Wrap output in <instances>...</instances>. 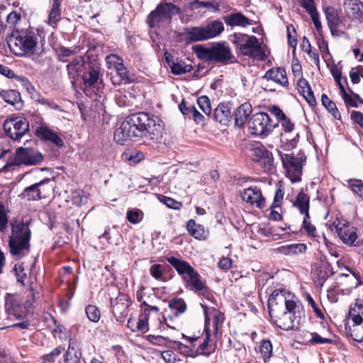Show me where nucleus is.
<instances>
[{
    "label": "nucleus",
    "mask_w": 363,
    "mask_h": 363,
    "mask_svg": "<svg viewBox=\"0 0 363 363\" xmlns=\"http://www.w3.org/2000/svg\"><path fill=\"white\" fill-rule=\"evenodd\" d=\"M161 120L157 116L144 112L128 117L114 132V140L124 145L128 140L144 138L146 140H157L161 138Z\"/></svg>",
    "instance_id": "1"
},
{
    "label": "nucleus",
    "mask_w": 363,
    "mask_h": 363,
    "mask_svg": "<svg viewBox=\"0 0 363 363\" xmlns=\"http://www.w3.org/2000/svg\"><path fill=\"white\" fill-rule=\"evenodd\" d=\"M267 305L270 317L279 328L285 330L298 328L303 312L291 294L276 289L270 294Z\"/></svg>",
    "instance_id": "2"
},
{
    "label": "nucleus",
    "mask_w": 363,
    "mask_h": 363,
    "mask_svg": "<svg viewBox=\"0 0 363 363\" xmlns=\"http://www.w3.org/2000/svg\"><path fill=\"white\" fill-rule=\"evenodd\" d=\"M11 229L9 241L10 252L13 256L21 259L30 252L31 231L28 223L19 220L11 221Z\"/></svg>",
    "instance_id": "3"
},
{
    "label": "nucleus",
    "mask_w": 363,
    "mask_h": 363,
    "mask_svg": "<svg viewBox=\"0 0 363 363\" xmlns=\"http://www.w3.org/2000/svg\"><path fill=\"white\" fill-rule=\"evenodd\" d=\"M6 40L11 51L16 55L23 56L33 55L35 52L37 38L32 31L16 30Z\"/></svg>",
    "instance_id": "4"
},
{
    "label": "nucleus",
    "mask_w": 363,
    "mask_h": 363,
    "mask_svg": "<svg viewBox=\"0 0 363 363\" xmlns=\"http://www.w3.org/2000/svg\"><path fill=\"white\" fill-rule=\"evenodd\" d=\"M166 259L182 277L186 286L194 291H200L205 289L200 274L187 262L174 257H167Z\"/></svg>",
    "instance_id": "5"
},
{
    "label": "nucleus",
    "mask_w": 363,
    "mask_h": 363,
    "mask_svg": "<svg viewBox=\"0 0 363 363\" xmlns=\"http://www.w3.org/2000/svg\"><path fill=\"white\" fill-rule=\"evenodd\" d=\"M232 42L236 45L240 54L257 60H265V52L255 36L240 33H235Z\"/></svg>",
    "instance_id": "6"
},
{
    "label": "nucleus",
    "mask_w": 363,
    "mask_h": 363,
    "mask_svg": "<svg viewBox=\"0 0 363 363\" xmlns=\"http://www.w3.org/2000/svg\"><path fill=\"white\" fill-rule=\"evenodd\" d=\"M224 30L222 21L214 20L204 26H195L187 28L185 31L186 38L189 42L204 41L216 38Z\"/></svg>",
    "instance_id": "7"
},
{
    "label": "nucleus",
    "mask_w": 363,
    "mask_h": 363,
    "mask_svg": "<svg viewBox=\"0 0 363 363\" xmlns=\"http://www.w3.org/2000/svg\"><path fill=\"white\" fill-rule=\"evenodd\" d=\"M198 56L207 62L226 65L233 58L230 48L223 43H218L210 48H200Z\"/></svg>",
    "instance_id": "8"
},
{
    "label": "nucleus",
    "mask_w": 363,
    "mask_h": 363,
    "mask_svg": "<svg viewBox=\"0 0 363 363\" xmlns=\"http://www.w3.org/2000/svg\"><path fill=\"white\" fill-rule=\"evenodd\" d=\"M101 77L100 67L95 64H89L87 70L83 74L82 89L86 95H100L104 89Z\"/></svg>",
    "instance_id": "9"
},
{
    "label": "nucleus",
    "mask_w": 363,
    "mask_h": 363,
    "mask_svg": "<svg viewBox=\"0 0 363 363\" xmlns=\"http://www.w3.org/2000/svg\"><path fill=\"white\" fill-rule=\"evenodd\" d=\"M286 177L292 183L298 182L301 180L303 162L306 157L302 155L294 157L291 154L279 153Z\"/></svg>",
    "instance_id": "10"
},
{
    "label": "nucleus",
    "mask_w": 363,
    "mask_h": 363,
    "mask_svg": "<svg viewBox=\"0 0 363 363\" xmlns=\"http://www.w3.org/2000/svg\"><path fill=\"white\" fill-rule=\"evenodd\" d=\"M180 9L171 3H161L152 11L147 18V23L152 28L160 23H168L173 16L178 14Z\"/></svg>",
    "instance_id": "11"
},
{
    "label": "nucleus",
    "mask_w": 363,
    "mask_h": 363,
    "mask_svg": "<svg viewBox=\"0 0 363 363\" xmlns=\"http://www.w3.org/2000/svg\"><path fill=\"white\" fill-rule=\"evenodd\" d=\"M348 315L352 320V325H346L348 334L356 342L363 340V304L356 303L351 306Z\"/></svg>",
    "instance_id": "12"
},
{
    "label": "nucleus",
    "mask_w": 363,
    "mask_h": 363,
    "mask_svg": "<svg viewBox=\"0 0 363 363\" xmlns=\"http://www.w3.org/2000/svg\"><path fill=\"white\" fill-rule=\"evenodd\" d=\"M278 123H273L269 116L264 112L257 113L250 118L248 127L252 135L267 136Z\"/></svg>",
    "instance_id": "13"
},
{
    "label": "nucleus",
    "mask_w": 363,
    "mask_h": 363,
    "mask_svg": "<svg viewBox=\"0 0 363 363\" xmlns=\"http://www.w3.org/2000/svg\"><path fill=\"white\" fill-rule=\"evenodd\" d=\"M30 298L22 303L16 298H11L6 303V308L9 315H13L17 319L25 318L29 313L33 303L35 301V294L33 288L30 289Z\"/></svg>",
    "instance_id": "14"
},
{
    "label": "nucleus",
    "mask_w": 363,
    "mask_h": 363,
    "mask_svg": "<svg viewBox=\"0 0 363 363\" xmlns=\"http://www.w3.org/2000/svg\"><path fill=\"white\" fill-rule=\"evenodd\" d=\"M44 160V157L38 150L31 147H20L16 150L13 164L38 165Z\"/></svg>",
    "instance_id": "15"
},
{
    "label": "nucleus",
    "mask_w": 363,
    "mask_h": 363,
    "mask_svg": "<svg viewBox=\"0 0 363 363\" xmlns=\"http://www.w3.org/2000/svg\"><path fill=\"white\" fill-rule=\"evenodd\" d=\"M3 127L8 137L18 140L28 131L29 123L25 118L16 117L6 120Z\"/></svg>",
    "instance_id": "16"
},
{
    "label": "nucleus",
    "mask_w": 363,
    "mask_h": 363,
    "mask_svg": "<svg viewBox=\"0 0 363 363\" xmlns=\"http://www.w3.org/2000/svg\"><path fill=\"white\" fill-rule=\"evenodd\" d=\"M34 133L35 135L43 141H48L57 147H62L64 146V142L60 136L49 128L47 123L40 120L39 122H35Z\"/></svg>",
    "instance_id": "17"
},
{
    "label": "nucleus",
    "mask_w": 363,
    "mask_h": 363,
    "mask_svg": "<svg viewBox=\"0 0 363 363\" xmlns=\"http://www.w3.org/2000/svg\"><path fill=\"white\" fill-rule=\"evenodd\" d=\"M251 157L253 161L257 162L266 171H269L274 167L272 154L261 144H256L250 148Z\"/></svg>",
    "instance_id": "18"
},
{
    "label": "nucleus",
    "mask_w": 363,
    "mask_h": 363,
    "mask_svg": "<svg viewBox=\"0 0 363 363\" xmlns=\"http://www.w3.org/2000/svg\"><path fill=\"white\" fill-rule=\"evenodd\" d=\"M338 237L341 240L349 245H358L357 229L348 222L342 223L340 220L334 222Z\"/></svg>",
    "instance_id": "19"
},
{
    "label": "nucleus",
    "mask_w": 363,
    "mask_h": 363,
    "mask_svg": "<svg viewBox=\"0 0 363 363\" xmlns=\"http://www.w3.org/2000/svg\"><path fill=\"white\" fill-rule=\"evenodd\" d=\"M284 133L280 134L281 141L283 143L282 147L284 150H290L294 149L297 144L299 138L298 133L292 135L291 138H288V134H291L294 130V123L289 117H286L280 122Z\"/></svg>",
    "instance_id": "20"
},
{
    "label": "nucleus",
    "mask_w": 363,
    "mask_h": 363,
    "mask_svg": "<svg viewBox=\"0 0 363 363\" xmlns=\"http://www.w3.org/2000/svg\"><path fill=\"white\" fill-rule=\"evenodd\" d=\"M240 196L242 201L252 206L258 208H262L265 205V199L262 194V191L257 187H250L240 192Z\"/></svg>",
    "instance_id": "21"
},
{
    "label": "nucleus",
    "mask_w": 363,
    "mask_h": 363,
    "mask_svg": "<svg viewBox=\"0 0 363 363\" xmlns=\"http://www.w3.org/2000/svg\"><path fill=\"white\" fill-rule=\"evenodd\" d=\"M343 8L347 16L359 22L363 21V4L359 0H345Z\"/></svg>",
    "instance_id": "22"
},
{
    "label": "nucleus",
    "mask_w": 363,
    "mask_h": 363,
    "mask_svg": "<svg viewBox=\"0 0 363 363\" xmlns=\"http://www.w3.org/2000/svg\"><path fill=\"white\" fill-rule=\"evenodd\" d=\"M263 79L272 80L282 86H286L289 84L286 70L282 67L269 69L263 76Z\"/></svg>",
    "instance_id": "23"
},
{
    "label": "nucleus",
    "mask_w": 363,
    "mask_h": 363,
    "mask_svg": "<svg viewBox=\"0 0 363 363\" xmlns=\"http://www.w3.org/2000/svg\"><path fill=\"white\" fill-rule=\"evenodd\" d=\"M223 20L225 24L230 27L240 26L245 28L247 26L252 25V20L249 19L242 13L238 12L230 13L224 16Z\"/></svg>",
    "instance_id": "24"
},
{
    "label": "nucleus",
    "mask_w": 363,
    "mask_h": 363,
    "mask_svg": "<svg viewBox=\"0 0 363 363\" xmlns=\"http://www.w3.org/2000/svg\"><path fill=\"white\" fill-rule=\"evenodd\" d=\"M110 302L113 308V313L121 315L126 313L127 310L130 305L128 296L123 294H119L116 298H111Z\"/></svg>",
    "instance_id": "25"
},
{
    "label": "nucleus",
    "mask_w": 363,
    "mask_h": 363,
    "mask_svg": "<svg viewBox=\"0 0 363 363\" xmlns=\"http://www.w3.org/2000/svg\"><path fill=\"white\" fill-rule=\"evenodd\" d=\"M165 60L174 74L179 75L190 72L193 69L191 65L186 64L184 62L179 60L178 59L174 60L170 56H165Z\"/></svg>",
    "instance_id": "26"
},
{
    "label": "nucleus",
    "mask_w": 363,
    "mask_h": 363,
    "mask_svg": "<svg viewBox=\"0 0 363 363\" xmlns=\"http://www.w3.org/2000/svg\"><path fill=\"white\" fill-rule=\"evenodd\" d=\"M324 13L327 19L328 25L332 33L338 28L342 21L338 15L337 10L333 6H327L324 9Z\"/></svg>",
    "instance_id": "27"
},
{
    "label": "nucleus",
    "mask_w": 363,
    "mask_h": 363,
    "mask_svg": "<svg viewBox=\"0 0 363 363\" xmlns=\"http://www.w3.org/2000/svg\"><path fill=\"white\" fill-rule=\"evenodd\" d=\"M298 89L299 93L304 97L308 104L311 106L315 105L316 100L308 82L301 77L298 81Z\"/></svg>",
    "instance_id": "28"
},
{
    "label": "nucleus",
    "mask_w": 363,
    "mask_h": 363,
    "mask_svg": "<svg viewBox=\"0 0 363 363\" xmlns=\"http://www.w3.org/2000/svg\"><path fill=\"white\" fill-rule=\"evenodd\" d=\"M232 113L228 104H220L213 111V118L216 121L226 125L230 120Z\"/></svg>",
    "instance_id": "29"
},
{
    "label": "nucleus",
    "mask_w": 363,
    "mask_h": 363,
    "mask_svg": "<svg viewBox=\"0 0 363 363\" xmlns=\"http://www.w3.org/2000/svg\"><path fill=\"white\" fill-rule=\"evenodd\" d=\"M0 96L5 102L15 106L17 109H20L23 106L20 93L17 91L13 89L1 90Z\"/></svg>",
    "instance_id": "30"
},
{
    "label": "nucleus",
    "mask_w": 363,
    "mask_h": 363,
    "mask_svg": "<svg viewBox=\"0 0 363 363\" xmlns=\"http://www.w3.org/2000/svg\"><path fill=\"white\" fill-rule=\"evenodd\" d=\"M293 206L302 215L309 213L310 197L306 193L301 190L293 202Z\"/></svg>",
    "instance_id": "31"
},
{
    "label": "nucleus",
    "mask_w": 363,
    "mask_h": 363,
    "mask_svg": "<svg viewBox=\"0 0 363 363\" xmlns=\"http://www.w3.org/2000/svg\"><path fill=\"white\" fill-rule=\"evenodd\" d=\"M252 112V106L250 104L245 103L240 105L236 110L235 114V124L237 127L241 128L246 122Z\"/></svg>",
    "instance_id": "32"
},
{
    "label": "nucleus",
    "mask_w": 363,
    "mask_h": 363,
    "mask_svg": "<svg viewBox=\"0 0 363 363\" xmlns=\"http://www.w3.org/2000/svg\"><path fill=\"white\" fill-rule=\"evenodd\" d=\"M189 233L196 239L205 240L208 235V232L205 228L197 223L193 219H191L187 223L186 226Z\"/></svg>",
    "instance_id": "33"
},
{
    "label": "nucleus",
    "mask_w": 363,
    "mask_h": 363,
    "mask_svg": "<svg viewBox=\"0 0 363 363\" xmlns=\"http://www.w3.org/2000/svg\"><path fill=\"white\" fill-rule=\"evenodd\" d=\"M84 65L83 60L81 57H76L70 63L67 65V73L69 78L75 79L78 77Z\"/></svg>",
    "instance_id": "34"
},
{
    "label": "nucleus",
    "mask_w": 363,
    "mask_h": 363,
    "mask_svg": "<svg viewBox=\"0 0 363 363\" xmlns=\"http://www.w3.org/2000/svg\"><path fill=\"white\" fill-rule=\"evenodd\" d=\"M42 199L50 196L54 188V182L52 179L47 178L36 183Z\"/></svg>",
    "instance_id": "35"
},
{
    "label": "nucleus",
    "mask_w": 363,
    "mask_h": 363,
    "mask_svg": "<svg viewBox=\"0 0 363 363\" xmlns=\"http://www.w3.org/2000/svg\"><path fill=\"white\" fill-rule=\"evenodd\" d=\"M346 270L351 273L352 276L342 273L340 277L346 279L345 283L349 285L350 289H355L362 284L359 273L352 271L350 267H346Z\"/></svg>",
    "instance_id": "36"
},
{
    "label": "nucleus",
    "mask_w": 363,
    "mask_h": 363,
    "mask_svg": "<svg viewBox=\"0 0 363 363\" xmlns=\"http://www.w3.org/2000/svg\"><path fill=\"white\" fill-rule=\"evenodd\" d=\"M65 362V363H85L84 360L81 359V353L74 349L71 341H69V345L66 352Z\"/></svg>",
    "instance_id": "37"
},
{
    "label": "nucleus",
    "mask_w": 363,
    "mask_h": 363,
    "mask_svg": "<svg viewBox=\"0 0 363 363\" xmlns=\"http://www.w3.org/2000/svg\"><path fill=\"white\" fill-rule=\"evenodd\" d=\"M321 102L322 104L333 115V116L335 118L340 119L341 115L336 106V104L333 101H331L326 94H323L322 95Z\"/></svg>",
    "instance_id": "38"
},
{
    "label": "nucleus",
    "mask_w": 363,
    "mask_h": 363,
    "mask_svg": "<svg viewBox=\"0 0 363 363\" xmlns=\"http://www.w3.org/2000/svg\"><path fill=\"white\" fill-rule=\"evenodd\" d=\"M60 0H54L49 14V23L52 26L60 19Z\"/></svg>",
    "instance_id": "39"
},
{
    "label": "nucleus",
    "mask_w": 363,
    "mask_h": 363,
    "mask_svg": "<svg viewBox=\"0 0 363 363\" xmlns=\"http://www.w3.org/2000/svg\"><path fill=\"white\" fill-rule=\"evenodd\" d=\"M23 196L30 201L42 199L36 183L25 188Z\"/></svg>",
    "instance_id": "40"
},
{
    "label": "nucleus",
    "mask_w": 363,
    "mask_h": 363,
    "mask_svg": "<svg viewBox=\"0 0 363 363\" xmlns=\"http://www.w3.org/2000/svg\"><path fill=\"white\" fill-rule=\"evenodd\" d=\"M202 308L204 311V315H205V326H204V331L206 332V337L203 340V342L202 344L200 345L199 349L201 350H204L207 346L208 345L209 340H210V329H209V324H210V318L208 317V308L203 305H201Z\"/></svg>",
    "instance_id": "41"
},
{
    "label": "nucleus",
    "mask_w": 363,
    "mask_h": 363,
    "mask_svg": "<svg viewBox=\"0 0 363 363\" xmlns=\"http://www.w3.org/2000/svg\"><path fill=\"white\" fill-rule=\"evenodd\" d=\"M169 307L172 310L176 311V315H179L185 312L186 305L182 298H176L169 302Z\"/></svg>",
    "instance_id": "42"
},
{
    "label": "nucleus",
    "mask_w": 363,
    "mask_h": 363,
    "mask_svg": "<svg viewBox=\"0 0 363 363\" xmlns=\"http://www.w3.org/2000/svg\"><path fill=\"white\" fill-rule=\"evenodd\" d=\"M301 228L307 233L309 236H316V228L311 223L309 213L303 215V220L302 222Z\"/></svg>",
    "instance_id": "43"
},
{
    "label": "nucleus",
    "mask_w": 363,
    "mask_h": 363,
    "mask_svg": "<svg viewBox=\"0 0 363 363\" xmlns=\"http://www.w3.org/2000/svg\"><path fill=\"white\" fill-rule=\"evenodd\" d=\"M85 312L87 318L91 322L97 323L101 318L100 311L95 306L89 305L86 307Z\"/></svg>",
    "instance_id": "44"
},
{
    "label": "nucleus",
    "mask_w": 363,
    "mask_h": 363,
    "mask_svg": "<svg viewBox=\"0 0 363 363\" xmlns=\"http://www.w3.org/2000/svg\"><path fill=\"white\" fill-rule=\"evenodd\" d=\"M114 71L116 72L117 76L121 77L122 79L124 80V84H130L133 81V77L129 75L128 71L125 67L123 62L118 67H116Z\"/></svg>",
    "instance_id": "45"
},
{
    "label": "nucleus",
    "mask_w": 363,
    "mask_h": 363,
    "mask_svg": "<svg viewBox=\"0 0 363 363\" xmlns=\"http://www.w3.org/2000/svg\"><path fill=\"white\" fill-rule=\"evenodd\" d=\"M197 104L200 109L207 116L211 112V101L207 96H201L197 99Z\"/></svg>",
    "instance_id": "46"
},
{
    "label": "nucleus",
    "mask_w": 363,
    "mask_h": 363,
    "mask_svg": "<svg viewBox=\"0 0 363 363\" xmlns=\"http://www.w3.org/2000/svg\"><path fill=\"white\" fill-rule=\"evenodd\" d=\"M261 354L264 361L269 359L272 354V345L269 340H263L259 348Z\"/></svg>",
    "instance_id": "47"
},
{
    "label": "nucleus",
    "mask_w": 363,
    "mask_h": 363,
    "mask_svg": "<svg viewBox=\"0 0 363 363\" xmlns=\"http://www.w3.org/2000/svg\"><path fill=\"white\" fill-rule=\"evenodd\" d=\"M107 67L110 69H114L123 62L122 58L116 54H110L106 57Z\"/></svg>",
    "instance_id": "48"
},
{
    "label": "nucleus",
    "mask_w": 363,
    "mask_h": 363,
    "mask_svg": "<svg viewBox=\"0 0 363 363\" xmlns=\"http://www.w3.org/2000/svg\"><path fill=\"white\" fill-rule=\"evenodd\" d=\"M143 216V213L140 209H132L127 212V220L131 223H138Z\"/></svg>",
    "instance_id": "49"
},
{
    "label": "nucleus",
    "mask_w": 363,
    "mask_h": 363,
    "mask_svg": "<svg viewBox=\"0 0 363 363\" xmlns=\"http://www.w3.org/2000/svg\"><path fill=\"white\" fill-rule=\"evenodd\" d=\"M284 196V191L281 185H279L277 187L276 193L274 197V201L271 205L270 208H276L279 207L282 203V200Z\"/></svg>",
    "instance_id": "50"
},
{
    "label": "nucleus",
    "mask_w": 363,
    "mask_h": 363,
    "mask_svg": "<svg viewBox=\"0 0 363 363\" xmlns=\"http://www.w3.org/2000/svg\"><path fill=\"white\" fill-rule=\"evenodd\" d=\"M64 350V348L59 346L55 347L52 352L49 354H47L43 356V361L45 363H52L56 357H57Z\"/></svg>",
    "instance_id": "51"
},
{
    "label": "nucleus",
    "mask_w": 363,
    "mask_h": 363,
    "mask_svg": "<svg viewBox=\"0 0 363 363\" xmlns=\"http://www.w3.org/2000/svg\"><path fill=\"white\" fill-rule=\"evenodd\" d=\"M163 266L160 264H155L150 267V273L157 280L163 279Z\"/></svg>",
    "instance_id": "52"
},
{
    "label": "nucleus",
    "mask_w": 363,
    "mask_h": 363,
    "mask_svg": "<svg viewBox=\"0 0 363 363\" xmlns=\"http://www.w3.org/2000/svg\"><path fill=\"white\" fill-rule=\"evenodd\" d=\"M8 218L5 206L0 203V232H4L7 228Z\"/></svg>",
    "instance_id": "53"
},
{
    "label": "nucleus",
    "mask_w": 363,
    "mask_h": 363,
    "mask_svg": "<svg viewBox=\"0 0 363 363\" xmlns=\"http://www.w3.org/2000/svg\"><path fill=\"white\" fill-rule=\"evenodd\" d=\"M311 338L309 342L313 344H325V343H333V340L331 338L322 337L317 333H311Z\"/></svg>",
    "instance_id": "54"
},
{
    "label": "nucleus",
    "mask_w": 363,
    "mask_h": 363,
    "mask_svg": "<svg viewBox=\"0 0 363 363\" xmlns=\"http://www.w3.org/2000/svg\"><path fill=\"white\" fill-rule=\"evenodd\" d=\"M193 4L197 5V7H204L208 9H213L214 11H220V5L218 4H213L209 1H201L196 0L193 2Z\"/></svg>",
    "instance_id": "55"
},
{
    "label": "nucleus",
    "mask_w": 363,
    "mask_h": 363,
    "mask_svg": "<svg viewBox=\"0 0 363 363\" xmlns=\"http://www.w3.org/2000/svg\"><path fill=\"white\" fill-rule=\"evenodd\" d=\"M306 42L308 43V49H305L304 51L307 52L311 59L314 62V63L318 66V67H319V55L315 50H312L309 40H306Z\"/></svg>",
    "instance_id": "56"
},
{
    "label": "nucleus",
    "mask_w": 363,
    "mask_h": 363,
    "mask_svg": "<svg viewBox=\"0 0 363 363\" xmlns=\"http://www.w3.org/2000/svg\"><path fill=\"white\" fill-rule=\"evenodd\" d=\"M168 208L173 209H179L182 206V203L173 199L172 198L162 196L161 200Z\"/></svg>",
    "instance_id": "57"
},
{
    "label": "nucleus",
    "mask_w": 363,
    "mask_h": 363,
    "mask_svg": "<svg viewBox=\"0 0 363 363\" xmlns=\"http://www.w3.org/2000/svg\"><path fill=\"white\" fill-rule=\"evenodd\" d=\"M318 47L319 50L322 54V57L325 60H327L328 57H330V53L329 52L328 43L322 39L321 40L318 41Z\"/></svg>",
    "instance_id": "58"
},
{
    "label": "nucleus",
    "mask_w": 363,
    "mask_h": 363,
    "mask_svg": "<svg viewBox=\"0 0 363 363\" xmlns=\"http://www.w3.org/2000/svg\"><path fill=\"white\" fill-rule=\"evenodd\" d=\"M149 314L145 313L144 318H140L137 323V329L143 333H146L149 330L148 327Z\"/></svg>",
    "instance_id": "59"
},
{
    "label": "nucleus",
    "mask_w": 363,
    "mask_h": 363,
    "mask_svg": "<svg viewBox=\"0 0 363 363\" xmlns=\"http://www.w3.org/2000/svg\"><path fill=\"white\" fill-rule=\"evenodd\" d=\"M300 4L308 13L317 11L314 0H300Z\"/></svg>",
    "instance_id": "60"
},
{
    "label": "nucleus",
    "mask_w": 363,
    "mask_h": 363,
    "mask_svg": "<svg viewBox=\"0 0 363 363\" xmlns=\"http://www.w3.org/2000/svg\"><path fill=\"white\" fill-rule=\"evenodd\" d=\"M292 33H296L295 28L292 25L287 26V37L289 44L291 47L295 48L297 44V40L296 37L292 35Z\"/></svg>",
    "instance_id": "61"
},
{
    "label": "nucleus",
    "mask_w": 363,
    "mask_h": 363,
    "mask_svg": "<svg viewBox=\"0 0 363 363\" xmlns=\"http://www.w3.org/2000/svg\"><path fill=\"white\" fill-rule=\"evenodd\" d=\"M306 298L308 303L313 308L316 315L320 318H323V314L321 310L318 307L313 297L310 294H307Z\"/></svg>",
    "instance_id": "62"
},
{
    "label": "nucleus",
    "mask_w": 363,
    "mask_h": 363,
    "mask_svg": "<svg viewBox=\"0 0 363 363\" xmlns=\"http://www.w3.org/2000/svg\"><path fill=\"white\" fill-rule=\"evenodd\" d=\"M162 357L167 363H175L177 360V355L171 350L164 351Z\"/></svg>",
    "instance_id": "63"
},
{
    "label": "nucleus",
    "mask_w": 363,
    "mask_h": 363,
    "mask_svg": "<svg viewBox=\"0 0 363 363\" xmlns=\"http://www.w3.org/2000/svg\"><path fill=\"white\" fill-rule=\"evenodd\" d=\"M349 186L354 194L363 199V184L361 182L357 184H351Z\"/></svg>",
    "instance_id": "64"
}]
</instances>
